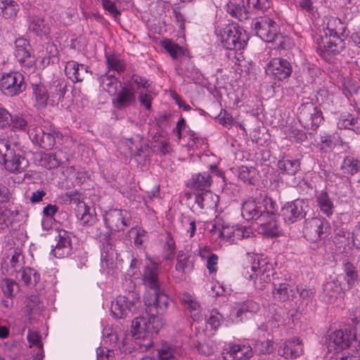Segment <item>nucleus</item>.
I'll use <instances>...</instances> for the list:
<instances>
[{"label":"nucleus","mask_w":360,"mask_h":360,"mask_svg":"<svg viewBox=\"0 0 360 360\" xmlns=\"http://www.w3.org/2000/svg\"><path fill=\"white\" fill-rule=\"evenodd\" d=\"M143 302L148 317L140 316L133 320L131 333L136 339L158 333L165 324L161 316L166 314L169 306V298L162 290L146 292Z\"/></svg>","instance_id":"f257e3e1"},{"label":"nucleus","mask_w":360,"mask_h":360,"mask_svg":"<svg viewBox=\"0 0 360 360\" xmlns=\"http://www.w3.org/2000/svg\"><path fill=\"white\" fill-rule=\"evenodd\" d=\"M146 84V78L133 75L115 94V97L112 101L113 106L120 110L134 105L136 103V91L145 88Z\"/></svg>","instance_id":"f03ea898"},{"label":"nucleus","mask_w":360,"mask_h":360,"mask_svg":"<svg viewBox=\"0 0 360 360\" xmlns=\"http://www.w3.org/2000/svg\"><path fill=\"white\" fill-rule=\"evenodd\" d=\"M356 340V334L350 330H338L326 338L327 352L325 360H342L338 356L344 353Z\"/></svg>","instance_id":"7ed1b4c3"},{"label":"nucleus","mask_w":360,"mask_h":360,"mask_svg":"<svg viewBox=\"0 0 360 360\" xmlns=\"http://www.w3.org/2000/svg\"><path fill=\"white\" fill-rule=\"evenodd\" d=\"M276 212V203L271 199L256 201L255 199L250 198L243 202L241 208V214L248 221L264 220Z\"/></svg>","instance_id":"20e7f679"},{"label":"nucleus","mask_w":360,"mask_h":360,"mask_svg":"<svg viewBox=\"0 0 360 360\" xmlns=\"http://www.w3.org/2000/svg\"><path fill=\"white\" fill-rule=\"evenodd\" d=\"M219 38L226 49L235 51L243 49L249 39L245 30L236 23L226 25L221 30Z\"/></svg>","instance_id":"39448f33"},{"label":"nucleus","mask_w":360,"mask_h":360,"mask_svg":"<svg viewBox=\"0 0 360 360\" xmlns=\"http://www.w3.org/2000/svg\"><path fill=\"white\" fill-rule=\"evenodd\" d=\"M278 16L269 18L264 17L253 22L252 27L256 34L263 41L270 43L280 36V31L276 19Z\"/></svg>","instance_id":"423d86ee"},{"label":"nucleus","mask_w":360,"mask_h":360,"mask_svg":"<svg viewBox=\"0 0 360 360\" xmlns=\"http://www.w3.org/2000/svg\"><path fill=\"white\" fill-rule=\"evenodd\" d=\"M251 269L252 274L250 276L253 281L255 288L264 289L269 284L274 274V269L271 263L264 259L254 261Z\"/></svg>","instance_id":"0eeeda50"},{"label":"nucleus","mask_w":360,"mask_h":360,"mask_svg":"<svg viewBox=\"0 0 360 360\" xmlns=\"http://www.w3.org/2000/svg\"><path fill=\"white\" fill-rule=\"evenodd\" d=\"M29 137L32 141L44 149L51 148L56 143V140L61 143L68 136H64L61 132L54 129H48L44 130L42 128H36L29 131Z\"/></svg>","instance_id":"6e6552de"},{"label":"nucleus","mask_w":360,"mask_h":360,"mask_svg":"<svg viewBox=\"0 0 360 360\" xmlns=\"http://www.w3.org/2000/svg\"><path fill=\"white\" fill-rule=\"evenodd\" d=\"M298 120L305 128L316 129L323 120L321 110L313 103H303L299 108Z\"/></svg>","instance_id":"1a4fd4ad"},{"label":"nucleus","mask_w":360,"mask_h":360,"mask_svg":"<svg viewBox=\"0 0 360 360\" xmlns=\"http://www.w3.org/2000/svg\"><path fill=\"white\" fill-rule=\"evenodd\" d=\"M330 231L331 226L326 219L315 217L306 221L304 234L308 240L316 242L326 238Z\"/></svg>","instance_id":"9d476101"},{"label":"nucleus","mask_w":360,"mask_h":360,"mask_svg":"<svg viewBox=\"0 0 360 360\" xmlns=\"http://www.w3.org/2000/svg\"><path fill=\"white\" fill-rule=\"evenodd\" d=\"M26 87L24 76L19 72H10L2 75L0 88L3 94L13 96L22 92Z\"/></svg>","instance_id":"9b49d317"},{"label":"nucleus","mask_w":360,"mask_h":360,"mask_svg":"<svg viewBox=\"0 0 360 360\" xmlns=\"http://www.w3.org/2000/svg\"><path fill=\"white\" fill-rule=\"evenodd\" d=\"M345 47V42L340 36H324L318 43L316 51L326 61H330L331 56L339 54Z\"/></svg>","instance_id":"f8f14e48"},{"label":"nucleus","mask_w":360,"mask_h":360,"mask_svg":"<svg viewBox=\"0 0 360 360\" xmlns=\"http://www.w3.org/2000/svg\"><path fill=\"white\" fill-rule=\"evenodd\" d=\"M139 303V298L135 297L134 293L128 296L119 295L112 302L110 311L116 319H123L134 311Z\"/></svg>","instance_id":"ddd939ff"},{"label":"nucleus","mask_w":360,"mask_h":360,"mask_svg":"<svg viewBox=\"0 0 360 360\" xmlns=\"http://www.w3.org/2000/svg\"><path fill=\"white\" fill-rule=\"evenodd\" d=\"M308 210V201L303 199H297L286 203L281 210V214L286 223L293 224L304 218Z\"/></svg>","instance_id":"4468645a"},{"label":"nucleus","mask_w":360,"mask_h":360,"mask_svg":"<svg viewBox=\"0 0 360 360\" xmlns=\"http://www.w3.org/2000/svg\"><path fill=\"white\" fill-rule=\"evenodd\" d=\"M265 71L274 79L282 81L291 75L292 67L288 60L274 57L266 64Z\"/></svg>","instance_id":"2eb2a0df"},{"label":"nucleus","mask_w":360,"mask_h":360,"mask_svg":"<svg viewBox=\"0 0 360 360\" xmlns=\"http://www.w3.org/2000/svg\"><path fill=\"white\" fill-rule=\"evenodd\" d=\"M107 226L112 231H121L130 226L131 214L125 210H110L104 215Z\"/></svg>","instance_id":"dca6fc26"},{"label":"nucleus","mask_w":360,"mask_h":360,"mask_svg":"<svg viewBox=\"0 0 360 360\" xmlns=\"http://www.w3.org/2000/svg\"><path fill=\"white\" fill-rule=\"evenodd\" d=\"M194 265L195 257L190 250L178 251L174 277L179 281L185 279L186 274L193 270Z\"/></svg>","instance_id":"f3484780"},{"label":"nucleus","mask_w":360,"mask_h":360,"mask_svg":"<svg viewBox=\"0 0 360 360\" xmlns=\"http://www.w3.org/2000/svg\"><path fill=\"white\" fill-rule=\"evenodd\" d=\"M31 51V46L27 39L18 38L15 41L14 56L22 68H31L35 65V58Z\"/></svg>","instance_id":"a211bd4d"},{"label":"nucleus","mask_w":360,"mask_h":360,"mask_svg":"<svg viewBox=\"0 0 360 360\" xmlns=\"http://www.w3.org/2000/svg\"><path fill=\"white\" fill-rule=\"evenodd\" d=\"M252 354V347L245 344H229L222 352L224 360H249Z\"/></svg>","instance_id":"6ab92c4d"},{"label":"nucleus","mask_w":360,"mask_h":360,"mask_svg":"<svg viewBox=\"0 0 360 360\" xmlns=\"http://www.w3.org/2000/svg\"><path fill=\"white\" fill-rule=\"evenodd\" d=\"M56 245L51 250V254L57 258L68 257L72 250L70 233L65 230H60L56 236Z\"/></svg>","instance_id":"aec40b11"},{"label":"nucleus","mask_w":360,"mask_h":360,"mask_svg":"<svg viewBox=\"0 0 360 360\" xmlns=\"http://www.w3.org/2000/svg\"><path fill=\"white\" fill-rule=\"evenodd\" d=\"M274 289L272 295L274 300L280 302H285L295 297L297 292V286L292 282H283L273 283Z\"/></svg>","instance_id":"412c9836"},{"label":"nucleus","mask_w":360,"mask_h":360,"mask_svg":"<svg viewBox=\"0 0 360 360\" xmlns=\"http://www.w3.org/2000/svg\"><path fill=\"white\" fill-rule=\"evenodd\" d=\"M259 304L252 300H246L243 302H238L232 307L230 311V316L233 321H242L246 316L248 313L255 314L259 310Z\"/></svg>","instance_id":"4be33fe9"},{"label":"nucleus","mask_w":360,"mask_h":360,"mask_svg":"<svg viewBox=\"0 0 360 360\" xmlns=\"http://www.w3.org/2000/svg\"><path fill=\"white\" fill-rule=\"evenodd\" d=\"M49 91L51 106L57 105L62 102L67 91V82L63 78L53 79L49 84Z\"/></svg>","instance_id":"5701e85b"},{"label":"nucleus","mask_w":360,"mask_h":360,"mask_svg":"<svg viewBox=\"0 0 360 360\" xmlns=\"http://www.w3.org/2000/svg\"><path fill=\"white\" fill-rule=\"evenodd\" d=\"M6 163L4 165L5 169L12 173H21L29 165L28 160L13 149L8 150Z\"/></svg>","instance_id":"b1692460"},{"label":"nucleus","mask_w":360,"mask_h":360,"mask_svg":"<svg viewBox=\"0 0 360 360\" xmlns=\"http://www.w3.org/2000/svg\"><path fill=\"white\" fill-rule=\"evenodd\" d=\"M116 252L114 249L113 245L110 239H105L103 243L101 248V269L103 272L110 274L115 264Z\"/></svg>","instance_id":"393cba45"},{"label":"nucleus","mask_w":360,"mask_h":360,"mask_svg":"<svg viewBox=\"0 0 360 360\" xmlns=\"http://www.w3.org/2000/svg\"><path fill=\"white\" fill-rule=\"evenodd\" d=\"M212 182V178L208 172L193 174L188 180L186 186L192 190L194 194L209 191Z\"/></svg>","instance_id":"a878e982"},{"label":"nucleus","mask_w":360,"mask_h":360,"mask_svg":"<svg viewBox=\"0 0 360 360\" xmlns=\"http://www.w3.org/2000/svg\"><path fill=\"white\" fill-rule=\"evenodd\" d=\"M159 264L150 260L143 270V281L145 285L155 290H161L158 279Z\"/></svg>","instance_id":"bb28decb"},{"label":"nucleus","mask_w":360,"mask_h":360,"mask_svg":"<svg viewBox=\"0 0 360 360\" xmlns=\"http://www.w3.org/2000/svg\"><path fill=\"white\" fill-rule=\"evenodd\" d=\"M278 352L286 359H296L302 354L303 346L298 338H292L286 340Z\"/></svg>","instance_id":"cd10ccee"},{"label":"nucleus","mask_w":360,"mask_h":360,"mask_svg":"<svg viewBox=\"0 0 360 360\" xmlns=\"http://www.w3.org/2000/svg\"><path fill=\"white\" fill-rule=\"evenodd\" d=\"M32 99L34 107L38 110H44L51 105V100L47 87L43 84H32Z\"/></svg>","instance_id":"c85d7f7f"},{"label":"nucleus","mask_w":360,"mask_h":360,"mask_svg":"<svg viewBox=\"0 0 360 360\" xmlns=\"http://www.w3.org/2000/svg\"><path fill=\"white\" fill-rule=\"evenodd\" d=\"M224 233H225V242L236 243L239 240L250 237L252 229L244 226L224 225Z\"/></svg>","instance_id":"c756f323"},{"label":"nucleus","mask_w":360,"mask_h":360,"mask_svg":"<svg viewBox=\"0 0 360 360\" xmlns=\"http://www.w3.org/2000/svg\"><path fill=\"white\" fill-rule=\"evenodd\" d=\"M323 298L326 302L333 303L337 299L342 297L344 292L341 283L335 279L327 281L323 285Z\"/></svg>","instance_id":"7c9ffc66"},{"label":"nucleus","mask_w":360,"mask_h":360,"mask_svg":"<svg viewBox=\"0 0 360 360\" xmlns=\"http://www.w3.org/2000/svg\"><path fill=\"white\" fill-rule=\"evenodd\" d=\"M65 72L66 76L73 82H80L83 81L85 74L89 72V67L76 61L70 60L65 65Z\"/></svg>","instance_id":"2f4dec72"},{"label":"nucleus","mask_w":360,"mask_h":360,"mask_svg":"<svg viewBox=\"0 0 360 360\" xmlns=\"http://www.w3.org/2000/svg\"><path fill=\"white\" fill-rule=\"evenodd\" d=\"M8 127L13 132H27L28 135L31 129L41 128L40 127H33L29 124L27 117L22 114L11 115Z\"/></svg>","instance_id":"473e14b6"},{"label":"nucleus","mask_w":360,"mask_h":360,"mask_svg":"<svg viewBox=\"0 0 360 360\" xmlns=\"http://www.w3.org/2000/svg\"><path fill=\"white\" fill-rule=\"evenodd\" d=\"M181 301L184 307L189 310L191 316L194 321H200L202 319L200 306L191 295L187 292L183 293Z\"/></svg>","instance_id":"72a5a7b5"},{"label":"nucleus","mask_w":360,"mask_h":360,"mask_svg":"<svg viewBox=\"0 0 360 360\" xmlns=\"http://www.w3.org/2000/svg\"><path fill=\"white\" fill-rule=\"evenodd\" d=\"M158 360H183L181 349L165 343L157 350Z\"/></svg>","instance_id":"f704fd0d"},{"label":"nucleus","mask_w":360,"mask_h":360,"mask_svg":"<svg viewBox=\"0 0 360 360\" xmlns=\"http://www.w3.org/2000/svg\"><path fill=\"white\" fill-rule=\"evenodd\" d=\"M162 240V257L166 261H172L176 251L174 236L171 231H166Z\"/></svg>","instance_id":"c9c22d12"},{"label":"nucleus","mask_w":360,"mask_h":360,"mask_svg":"<svg viewBox=\"0 0 360 360\" xmlns=\"http://www.w3.org/2000/svg\"><path fill=\"white\" fill-rule=\"evenodd\" d=\"M195 195V202L201 210L215 207L219 200L218 196L210 190Z\"/></svg>","instance_id":"e433bc0d"},{"label":"nucleus","mask_w":360,"mask_h":360,"mask_svg":"<svg viewBox=\"0 0 360 360\" xmlns=\"http://www.w3.org/2000/svg\"><path fill=\"white\" fill-rule=\"evenodd\" d=\"M198 255L202 259H207L206 267L210 274H215L218 270V256L207 248H200Z\"/></svg>","instance_id":"4c0bfd02"},{"label":"nucleus","mask_w":360,"mask_h":360,"mask_svg":"<svg viewBox=\"0 0 360 360\" xmlns=\"http://www.w3.org/2000/svg\"><path fill=\"white\" fill-rule=\"evenodd\" d=\"M277 167L283 174L295 175L300 169V163L298 160L283 157L278 161Z\"/></svg>","instance_id":"58836bf2"},{"label":"nucleus","mask_w":360,"mask_h":360,"mask_svg":"<svg viewBox=\"0 0 360 360\" xmlns=\"http://www.w3.org/2000/svg\"><path fill=\"white\" fill-rule=\"evenodd\" d=\"M19 10V5L15 0H0V15L3 18L13 19Z\"/></svg>","instance_id":"ea45409f"},{"label":"nucleus","mask_w":360,"mask_h":360,"mask_svg":"<svg viewBox=\"0 0 360 360\" xmlns=\"http://www.w3.org/2000/svg\"><path fill=\"white\" fill-rule=\"evenodd\" d=\"M77 217L83 225L92 226L96 221V217L91 212V208L84 202L79 203Z\"/></svg>","instance_id":"a19ab883"},{"label":"nucleus","mask_w":360,"mask_h":360,"mask_svg":"<svg viewBox=\"0 0 360 360\" xmlns=\"http://www.w3.org/2000/svg\"><path fill=\"white\" fill-rule=\"evenodd\" d=\"M358 117L349 112L341 114L338 126L340 129H351L354 131H360V127L358 126Z\"/></svg>","instance_id":"79ce46f5"},{"label":"nucleus","mask_w":360,"mask_h":360,"mask_svg":"<svg viewBox=\"0 0 360 360\" xmlns=\"http://www.w3.org/2000/svg\"><path fill=\"white\" fill-rule=\"evenodd\" d=\"M101 87L110 95H115L117 91L118 78L112 75L105 73L99 77Z\"/></svg>","instance_id":"37998d69"},{"label":"nucleus","mask_w":360,"mask_h":360,"mask_svg":"<svg viewBox=\"0 0 360 360\" xmlns=\"http://www.w3.org/2000/svg\"><path fill=\"white\" fill-rule=\"evenodd\" d=\"M316 202L321 211L327 217H330L333 214L334 208L333 202L326 191H322L317 195Z\"/></svg>","instance_id":"c03bdc74"},{"label":"nucleus","mask_w":360,"mask_h":360,"mask_svg":"<svg viewBox=\"0 0 360 360\" xmlns=\"http://www.w3.org/2000/svg\"><path fill=\"white\" fill-rule=\"evenodd\" d=\"M266 219H269L268 222L262 223L259 230L262 234L269 237L278 236L280 234V230L276 221L275 220L274 214L269 216Z\"/></svg>","instance_id":"a18cd8bd"},{"label":"nucleus","mask_w":360,"mask_h":360,"mask_svg":"<svg viewBox=\"0 0 360 360\" xmlns=\"http://www.w3.org/2000/svg\"><path fill=\"white\" fill-rule=\"evenodd\" d=\"M161 46L169 54L172 59L176 60L185 55V50L170 39H165L160 41Z\"/></svg>","instance_id":"49530a36"},{"label":"nucleus","mask_w":360,"mask_h":360,"mask_svg":"<svg viewBox=\"0 0 360 360\" xmlns=\"http://www.w3.org/2000/svg\"><path fill=\"white\" fill-rule=\"evenodd\" d=\"M343 30L344 25L340 19L337 17H330L328 18L325 29V36H340Z\"/></svg>","instance_id":"de8ad7c7"},{"label":"nucleus","mask_w":360,"mask_h":360,"mask_svg":"<svg viewBox=\"0 0 360 360\" xmlns=\"http://www.w3.org/2000/svg\"><path fill=\"white\" fill-rule=\"evenodd\" d=\"M30 29L39 36L48 37L50 34V27L49 24L44 18L34 17L30 24Z\"/></svg>","instance_id":"09e8293b"},{"label":"nucleus","mask_w":360,"mask_h":360,"mask_svg":"<svg viewBox=\"0 0 360 360\" xmlns=\"http://www.w3.org/2000/svg\"><path fill=\"white\" fill-rule=\"evenodd\" d=\"M18 210L6 206H0V226L8 227L13 224L18 215Z\"/></svg>","instance_id":"8fccbe9b"},{"label":"nucleus","mask_w":360,"mask_h":360,"mask_svg":"<svg viewBox=\"0 0 360 360\" xmlns=\"http://www.w3.org/2000/svg\"><path fill=\"white\" fill-rule=\"evenodd\" d=\"M20 279L26 285H35L40 279L39 274L32 268L26 267L18 271Z\"/></svg>","instance_id":"3c124183"},{"label":"nucleus","mask_w":360,"mask_h":360,"mask_svg":"<svg viewBox=\"0 0 360 360\" xmlns=\"http://www.w3.org/2000/svg\"><path fill=\"white\" fill-rule=\"evenodd\" d=\"M150 84L147 79L146 86L140 90L136 91V94H138V99L140 104L146 108V110H150L152 108V101L153 96L152 91L149 89Z\"/></svg>","instance_id":"603ef678"},{"label":"nucleus","mask_w":360,"mask_h":360,"mask_svg":"<svg viewBox=\"0 0 360 360\" xmlns=\"http://www.w3.org/2000/svg\"><path fill=\"white\" fill-rule=\"evenodd\" d=\"M341 170L345 174H354L360 170V161L352 156H347L342 161Z\"/></svg>","instance_id":"864d4df0"},{"label":"nucleus","mask_w":360,"mask_h":360,"mask_svg":"<svg viewBox=\"0 0 360 360\" xmlns=\"http://www.w3.org/2000/svg\"><path fill=\"white\" fill-rule=\"evenodd\" d=\"M106 65L108 70H113L117 73L124 72L126 69L124 61L115 54H105Z\"/></svg>","instance_id":"5fc2aeb1"},{"label":"nucleus","mask_w":360,"mask_h":360,"mask_svg":"<svg viewBox=\"0 0 360 360\" xmlns=\"http://www.w3.org/2000/svg\"><path fill=\"white\" fill-rule=\"evenodd\" d=\"M257 174V169L253 167H247L242 165L238 170V176L244 183L254 184L255 178Z\"/></svg>","instance_id":"6e6d98bb"},{"label":"nucleus","mask_w":360,"mask_h":360,"mask_svg":"<svg viewBox=\"0 0 360 360\" xmlns=\"http://www.w3.org/2000/svg\"><path fill=\"white\" fill-rule=\"evenodd\" d=\"M222 321V315L217 310L212 309L206 316V329L216 331L221 326Z\"/></svg>","instance_id":"4d7b16f0"},{"label":"nucleus","mask_w":360,"mask_h":360,"mask_svg":"<svg viewBox=\"0 0 360 360\" xmlns=\"http://www.w3.org/2000/svg\"><path fill=\"white\" fill-rule=\"evenodd\" d=\"M228 13L233 18H237L239 21H243L248 19V11L244 6L231 4L228 6Z\"/></svg>","instance_id":"13d9d810"},{"label":"nucleus","mask_w":360,"mask_h":360,"mask_svg":"<svg viewBox=\"0 0 360 360\" xmlns=\"http://www.w3.org/2000/svg\"><path fill=\"white\" fill-rule=\"evenodd\" d=\"M316 148L323 151H328L335 146L334 136L331 134L324 133L320 136V141L316 145Z\"/></svg>","instance_id":"bf43d9fd"},{"label":"nucleus","mask_w":360,"mask_h":360,"mask_svg":"<svg viewBox=\"0 0 360 360\" xmlns=\"http://www.w3.org/2000/svg\"><path fill=\"white\" fill-rule=\"evenodd\" d=\"M344 271L345 273V280L349 287L354 285L358 278V274L356 268L350 262L344 264Z\"/></svg>","instance_id":"052dcab7"},{"label":"nucleus","mask_w":360,"mask_h":360,"mask_svg":"<svg viewBox=\"0 0 360 360\" xmlns=\"http://www.w3.org/2000/svg\"><path fill=\"white\" fill-rule=\"evenodd\" d=\"M10 253L12 255L10 261L11 266L15 269L20 268L24 263V257L21 248H11L10 249Z\"/></svg>","instance_id":"680f3d73"},{"label":"nucleus","mask_w":360,"mask_h":360,"mask_svg":"<svg viewBox=\"0 0 360 360\" xmlns=\"http://www.w3.org/2000/svg\"><path fill=\"white\" fill-rule=\"evenodd\" d=\"M18 290V283L11 279H5L2 283V291L7 298H12L15 296V292Z\"/></svg>","instance_id":"e2e57ef3"},{"label":"nucleus","mask_w":360,"mask_h":360,"mask_svg":"<svg viewBox=\"0 0 360 360\" xmlns=\"http://www.w3.org/2000/svg\"><path fill=\"white\" fill-rule=\"evenodd\" d=\"M286 136L291 141L296 143H302L307 138V134L304 131L293 127H290L287 129Z\"/></svg>","instance_id":"0e129e2a"},{"label":"nucleus","mask_w":360,"mask_h":360,"mask_svg":"<svg viewBox=\"0 0 360 360\" xmlns=\"http://www.w3.org/2000/svg\"><path fill=\"white\" fill-rule=\"evenodd\" d=\"M224 224L220 222H215L210 229L211 238L214 240L225 242V233H224Z\"/></svg>","instance_id":"69168bd1"},{"label":"nucleus","mask_w":360,"mask_h":360,"mask_svg":"<svg viewBox=\"0 0 360 360\" xmlns=\"http://www.w3.org/2000/svg\"><path fill=\"white\" fill-rule=\"evenodd\" d=\"M46 52L48 56H44L41 60L44 65H49L51 62L54 63L58 59V51L57 46L53 44H48L46 46Z\"/></svg>","instance_id":"338daca9"},{"label":"nucleus","mask_w":360,"mask_h":360,"mask_svg":"<svg viewBox=\"0 0 360 360\" xmlns=\"http://www.w3.org/2000/svg\"><path fill=\"white\" fill-rule=\"evenodd\" d=\"M218 122L223 127L230 129L234 123L232 115L226 110L221 109L219 114L215 117Z\"/></svg>","instance_id":"774afa93"}]
</instances>
